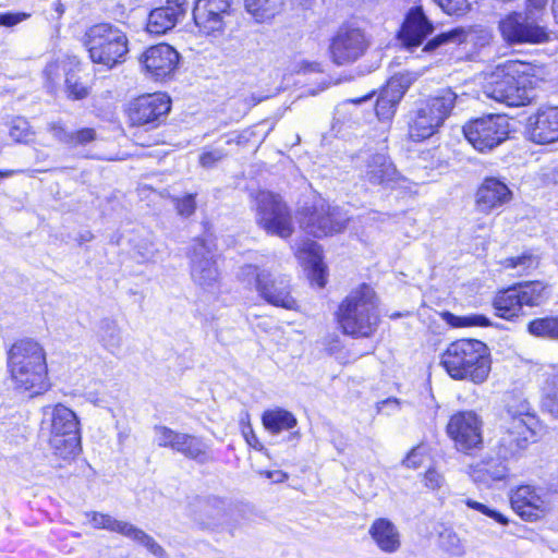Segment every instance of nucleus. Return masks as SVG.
I'll return each instance as SVG.
<instances>
[{
	"label": "nucleus",
	"instance_id": "bb28decb",
	"mask_svg": "<svg viewBox=\"0 0 558 558\" xmlns=\"http://www.w3.org/2000/svg\"><path fill=\"white\" fill-rule=\"evenodd\" d=\"M368 533L378 548L387 554H393L399 550L401 546L400 533L397 526L388 519H376Z\"/></svg>",
	"mask_w": 558,
	"mask_h": 558
},
{
	"label": "nucleus",
	"instance_id": "b1692460",
	"mask_svg": "<svg viewBox=\"0 0 558 558\" xmlns=\"http://www.w3.org/2000/svg\"><path fill=\"white\" fill-rule=\"evenodd\" d=\"M434 29L421 7L411 8L400 31V38L407 47H417Z\"/></svg>",
	"mask_w": 558,
	"mask_h": 558
},
{
	"label": "nucleus",
	"instance_id": "c9c22d12",
	"mask_svg": "<svg viewBox=\"0 0 558 558\" xmlns=\"http://www.w3.org/2000/svg\"><path fill=\"white\" fill-rule=\"evenodd\" d=\"M468 31L464 27H456L448 32L438 34L427 41L424 51H433L447 45H460L466 40Z\"/></svg>",
	"mask_w": 558,
	"mask_h": 558
},
{
	"label": "nucleus",
	"instance_id": "39448f33",
	"mask_svg": "<svg viewBox=\"0 0 558 558\" xmlns=\"http://www.w3.org/2000/svg\"><path fill=\"white\" fill-rule=\"evenodd\" d=\"M43 426L49 429V445L53 453L64 460L81 451L80 422L68 407L58 403L43 409Z\"/></svg>",
	"mask_w": 558,
	"mask_h": 558
},
{
	"label": "nucleus",
	"instance_id": "6e6552de",
	"mask_svg": "<svg viewBox=\"0 0 558 558\" xmlns=\"http://www.w3.org/2000/svg\"><path fill=\"white\" fill-rule=\"evenodd\" d=\"M239 278L247 286H254L258 294L269 304L294 310L296 301L291 295L290 279L286 275L259 269L254 265L240 268Z\"/></svg>",
	"mask_w": 558,
	"mask_h": 558
},
{
	"label": "nucleus",
	"instance_id": "69168bd1",
	"mask_svg": "<svg viewBox=\"0 0 558 558\" xmlns=\"http://www.w3.org/2000/svg\"><path fill=\"white\" fill-rule=\"evenodd\" d=\"M548 0H527L529 7L535 10H542L546 7Z\"/></svg>",
	"mask_w": 558,
	"mask_h": 558
},
{
	"label": "nucleus",
	"instance_id": "473e14b6",
	"mask_svg": "<svg viewBox=\"0 0 558 558\" xmlns=\"http://www.w3.org/2000/svg\"><path fill=\"white\" fill-rule=\"evenodd\" d=\"M265 428L272 433L279 434L282 430H288L296 425L295 416L283 409L267 410L262 416Z\"/></svg>",
	"mask_w": 558,
	"mask_h": 558
},
{
	"label": "nucleus",
	"instance_id": "9d476101",
	"mask_svg": "<svg viewBox=\"0 0 558 558\" xmlns=\"http://www.w3.org/2000/svg\"><path fill=\"white\" fill-rule=\"evenodd\" d=\"M89 57L95 63L113 68L128 53V39L122 31L110 24H98L87 33Z\"/></svg>",
	"mask_w": 558,
	"mask_h": 558
},
{
	"label": "nucleus",
	"instance_id": "de8ad7c7",
	"mask_svg": "<svg viewBox=\"0 0 558 558\" xmlns=\"http://www.w3.org/2000/svg\"><path fill=\"white\" fill-rule=\"evenodd\" d=\"M196 194H186L182 197H174L173 203L179 216L189 218L196 210Z\"/></svg>",
	"mask_w": 558,
	"mask_h": 558
},
{
	"label": "nucleus",
	"instance_id": "4d7b16f0",
	"mask_svg": "<svg viewBox=\"0 0 558 558\" xmlns=\"http://www.w3.org/2000/svg\"><path fill=\"white\" fill-rule=\"evenodd\" d=\"M230 0H197L194 8L230 14Z\"/></svg>",
	"mask_w": 558,
	"mask_h": 558
},
{
	"label": "nucleus",
	"instance_id": "c03bdc74",
	"mask_svg": "<svg viewBox=\"0 0 558 558\" xmlns=\"http://www.w3.org/2000/svg\"><path fill=\"white\" fill-rule=\"evenodd\" d=\"M444 317L447 323H449L453 327H463V326H488L489 319L484 315H470L464 317H458L453 314L447 312L444 314Z\"/></svg>",
	"mask_w": 558,
	"mask_h": 558
},
{
	"label": "nucleus",
	"instance_id": "9b49d317",
	"mask_svg": "<svg viewBox=\"0 0 558 558\" xmlns=\"http://www.w3.org/2000/svg\"><path fill=\"white\" fill-rule=\"evenodd\" d=\"M547 299L546 284L541 281H526L499 291L493 305L498 316L512 319L523 314V306H539Z\"/></svg>",
	"mask_w": 558,
	"mask_h": 558
},
{
	"label": "nucleus",
	"instance_id": "aec40b11",
	"mask_svg": "<svg viewBox=\"0 0 558 558\" xmlns=\"http://www.w3.org/2000/svg\"><path fill=\"white\" fill-rule=\"evenodd\" d=\"M526 136L533 143L546 145L558 141V107H542L526 121Z\"/></svg>",
	"mask_w": 558,
	"mask_h": 558
},
{
	"label": "nucleus",
	"instance_id": "8fccbe9b",
	"mask_svg": "<svg viewBox=\"0 0 558 558\" xmlns=\"http://www.w3.org/2000/svg\"><path fill=\"white\" fill-rule=\"evenodd\" d=\"M47 130L54 140L70 147L73 131H69L62 121L48 123Z\"/></svg>",
	"mask_w": 558,
	"mask_h": 558
},
{
	"label": "nucleus",
	"instance_id": "cd10ccee",
	"mask_svg": "<svg viewBox=\"0 0 558 558\" xmlns=\"http://www.w3.org/2000/svg\"><path fill=\"white\" fill-rule=\"evenodd\" d=\"M229 13H220L207 9L193 10V17L199 31L208 36L217 37L225 32Z\"/></svg>",
	"mask_w": 558,
	"mask_h": 558
},
{
	"label": "nucleus",
	"instance_id": "20e7f679",
	"mask_svg": "<svg viewBox=\"0 0 558 558\" xmlns=\"http://www.w3.org/2000/svg\"><path fill=\"white\" fill-rule=\"evenodd\" d=\"M337 319L342 331L354 338H368L375 333L380 318L378 299L374 289L362 283L340 303Z\"/></svg>",
	"mask_w": 558,
	"mask_h": 558
},
{
	"label": "nucleus",
	"instance_id": "6e6d98bb",
	"mask_svg": "<svg viewBox=\"0 0 558 558\" xmlns=\"http://www.w3.org/2000/svg\"><path fill=\"white\" fill-rule=\"evenodd\" d=\"M227 154L221 148H214L210 150L203 151L199 156V163L204 168H211L217 162L221 161Z\"/></svg>",
	"mask_w": 558,
	"mask_h": 558
},
{
	"label": "nucleus",
	"instance_id": "f257e3e1",
	"mask_svg": "<svg viewBox=\"0 0 558 558\" xmlns=\"http://www.w3.org/2000/svg\"><path fill=\"white\" fill-rule=\"evenodd\" d=\"M8 368L12 380L21 389L39 395L49 386L45 349L31 338L17 340L11 345Z\"/></svg>",
	"mask_w": 558,
	"mask_h": 558
},
{
	"label": "nucleus",
	"instance_id": "338daca9",
	"mask_svg": "<svg viewBox=\"0 0 558 558\" xmlns=\"http://www.w3.org/2000/svg\"><path fill=\"white\" fill-rule=\"evenodd\" d=\"M347 80L348 78H341V77L332 78V82H326L325 80H323L322 81L323 86L318 90H324V89H326L331 84L336 85V84H339L342 81H347Z\"/></svg>",
	"mask_w": 558,
	"mask_h": 558
},
{
	"label": "nucleus",
	"instance_id": "ddd939ff",
	"mask_svg": "<svg viewBox=\"0 0 558 558\" xmlns=\"http://www.w3.org/2000/svg\"><path fill=\"white\" fill-rule=\"evenodd\" d=\"M509 132V119L502 114H488L470 121L463 126L465 138L481 153L489 151L504 143Z\"/></svg>",
	"mask_w": 558,
	"mask_h": 558
},
{
	"label": "nucleus",
	"instance_id": "f704fd0d",
	"mask_svg": "<svg viewBox=\"0 0 558 558\" xmlns=\"http://www.w3.org/2000/svg\"><path fill=\"white\" fill-rule=\"evenodd\" d=\"M527 330L535 337L558 341V315L533 319Z\"/></svg>",
	"mask_w": 558,
	"mask_h": 558
},
{
	"label": "nucleus",
	"instance_id": "ea45409f",
	"mask_svg": "<svg viewBox=\"0 0 558 558\" xmlns=\"http://www.w3.org/2000/svg\"><path fill=\"white\" fill-rule=\"evenodd\" d=\"M9 135L16 143L27 144L34 140L35 133L26 119L15 117L9 123Z\"/></svg>",
	"mask_w": 558,
	"mask_h": 558
},
{
	"label": "nucleus",
	"instance_id": "680f3d73",
	"mask_svg": "<svg viewBox=\"0 0 558 558\" xmlns=\"http://www.w3.org/2000/svg\"><path fill=\"white\" fill-rule=\"evenodd\" d=\"M104 514L105 513L97 511H89L85 513V515L89 519V522L93 525V527L101 530L104 525Z\"/></svg>",
	"mask_w": 558,
	"mask_h": 558
},
{
	"label": "nucleus",
	"instance_id": "c756f323",
	"mask_svg": "<svg viewBox=\"0 0 558 558\" xmlns=\"http://www.w3.org/2000/svg\"><path fill=\"white\" fill-rule=\"evenodd\" d=\"M543 376L542 405L551 416L558 418V369L546 371Z\"/></svg>",
	"mask_w": 558,
	"mask_h": 558
},
{
	"label": "nucleus",
	"instance_id": "f03ea898",
	"mask_svg": "<svg viewBox=\"0 0 558 558\" xmlns=\"http://www.w3.org/2000/svg\"><path fill=\"white\" fill-rule=\"evenodd\" d=\"M536 417L525 399L511 397L500 414L497 439V454L504 459L514 457L524 450L535 437Z\"/></svg>",
	"mask_w": 558,
	"mask_h": 558
},
{
	"label": "nucleus",
	"instance_id": "5701e85b",
	"mask_svg": "<svg viewBox=\"0 0 558 558\" xmlns=\"http://www.w3.org/2000/svg\"><path fill=\"white\" fill-rule=\"evenodd\" d=\"M512 199V192L508 185L497 178H486L476 192V209L489 214L508 204Z\"/></svg>",
	"mask_w": 558,
	"mask_h": 558
},
{
	"label": "nucleus",
	"instance_id": "e433bc0d",
	"mask_svg": "<svg viewBox=\"0 0 558 558\" xmlns=\"http://www.w3.org/2000/svg\"><path fill=\"white\" fill-rule=\"evenodd\" d=\"M244 4L257 21L272 17L280 9L279 0H244Z\"/></svg>",
	"mask_w": 558,
	"mask_h": 558
},
{
	"label": "nucleus",
	"instance_id": "79ce46f5",
	"mask_svg": "<svg viewBox=\"0 0 558 558\" xmlns=\"http://www.w3.org/2000/svg\"><path fill=\"white\" fill-rule=\"evenodd\" d=\"M66 90L69 96L74 99H83L89 92V80H83L78 72H68L65 78Z\"/></svg>",
	"mask_w": 558,
	"mask_h": 558
},
{
	"label": "nucleus",
	"instance_id": "a19ab883",
	"mask_svg": "<svg viewBox=\"0 0 558 558\" xmlns=\"http://www.w3.org/2000/svg\"><path fill=\"white\" fill-rule=\"evenodd\" d=\"M538 259L531 253H523L522 255L509 257L501 262V266L506 269H517L518 275L536 268Z\"/></svg>",
	"mask_w": 558,
	"mask_h": 558
},
{
	"label": "nucleus",
	"instance_id": "4468645a",
	"mask_svg": "<svg viewBox=\"0 0 558 558\" xmlns=\"http://www.w3.org/2000/svg\"><path fill=\"white\" fill-rule=\"evenodd\" d=\"M446 432L458 451L471 454L483 446V420L474 411H458L447 423Z\"/></svg>",
	"mask_w": 558,
	"mask_h": 558
},
{
	"label": "nucleus",
	"instance_id": "4c0bfd02",
	"mask_svg": "<svg viewBox=\"0 0 558 558\" xmlns=\"http://www.w3.org/2000/svg\"><path fill=\"white\" fill-rule=\"evenodd\" d=\"M126 538H130L136 544L144 546L156 558H168L163 547L158 544L153 536L134 524Z\"/></svg>",
	"mask_w": 558,
	"mask_h": 558
},
{
	"label": "nucleus",
	"instance_id": "49530a36",
	"mask_svg": "<svg viewBox=\"0 0 558 558\" xmlns=\"http://www.w3.org/2000/svg\"><path fill=\"white\" fill-rule=\"evenodd\" d=\"M435 2L449 15H462L471 9L473 0H435Z\"/></svg>",
	"mask_w": 558,
	"mask_h": 558
},
{
	"label": "nucleus",
	"instance_id": "423d86ee",
	"mask_svg": "<svg viewBox=\"0 0 558 558\" xmlns=\"http://www.w3.org/2000/svg\"><path fill=\"white\" fill-rule=\"evenodd\" d=\"M457 99L458 96L452 89L444 88L418 101L416 109L410 113L409 136L421 142L435 134L450 116Z\"/></svg>",
	"mask_w": 558,
	"mask_h": 558
},
{
	"label": "nucleus",
	"instance_id": "864d4df0",
	"mask_svg": "<svg viewBox=\"0 0 558 558\" xmlns=\"http://www.w3.org/2000/svg\"><path fill=\"white\" fill-rule=\"evenodd\" d=\"M398 104L392 102L387 96L380 95L376 102V114L380 120H390L397 109Z\"/></svg>",
	"mask_w": 558,
	"mask_h": 558
},
{
	"label": "nucleus",
	"instance_id": "393cba45",
	"mask_svg": "<svg viewBox=\"0 0 558 558\" xmlns=\"http://www.w3.org/2000/svg\"><path fill=\"white\" fill-rule=\"evenodd\" d=\"M506 460L499 454L497 458L486 457L471 466L470 476L474 483L489 487L493 483L508 476L509 469Z\"/></svg>",
	"mask_w": 558,
	"mask_h": 558
},
{
	"label": "nucleus",
	"instance_id": "dca6fc26",
	"mask_svg": "<svg viewBox=\"0 0 558 558\" xmlns=\"http://www.w3.org/2000/svg\"><path fill=\"white\" fill-rule=\"evenodd\" d=\"M171 98L166 93L142 95L129 102L126 114L134 126L157 128L171 111Z\"/></svg>",
	"mask_w": 558,
	"mask_h": 558
},
{
	"label": "nucleus",
	"instance_id": "4be33fe9",
	"mask_svg": "<svg viewBox=\"0 0 558 558\" xmlns=\"http://www.w3.org/2000/svg\"><path fill=\"white\" fill-rule=\"evenodd\" d=\"M187 10V0H166V4L150 11L146 29L154 35H163L172 29Z\"/></svg>",
	"mask_w": 558,
	"mask_h": 558
},
{
	"label": "nucleus",
	"instance_id": "0e129e2a",
	"mask_svg": "<svg viewBox=\"0 0 558 558\" xmlns=\"http://www.w3.org/2000/svg\"><path fill=\"white\" fill-rule=\"evenodd\" d=\"M265 476L271 480L274 483H282L288 476L280 470L265 471Z\"/></svg>",
	"mask_w": 558,
	"mask_h": 558
},
{
	"label": "nucleus",
	"instance_id": "13d9d810",
	"mask_svg": "<svg viewBox=\"0 0 558 558\" xmlns=\"http://www.w3.org/2000/svg\"><path fill=\"white\" fill-rule=\"evenodd\" d=\"M424 461V450L423 447L417 446L414 447L408 456L403 459L402 463L407 468L417 469L423 464Z\"/></svg>",
	"mask_w": 558,
	"mask_h": 558
},
{
	"label": "nucleus",
	"instance_id": "3c124183",
	"mask_svg": "<svg viewBox=\"0 0 558 558\" xmlns=\"http://www.w3.org/2000/svg\"><path fill=\"white\" fill-rule=\"evenodd\" d=\"M97 140V132L93 128H83L72 132L71 148L86 146Z\"/></svg>",
	"mask_w": 558,
	"mask_h": 558
},
{
	"label": "nucleus",
	"instance_id": "1a4fd4ad",
	"mask_svg": "<svg viewBox=\"0 0 558 558\" xmlns=\"http://www.w3.org/2000/svg\"><path fill=\"white\" fill-rule=\"evenodd\" d=\"M256 223L267 234L289 239L294 232L291 209L278 194L260 191L255 197Z\"/></svg>",
	"mask_w": 558,
	"mask_h": 558
},
{
	"label": "nucleus",
	"instance_id": "a211bd4d",
	"mask_svg": "<svg viewBox=\"0 0 558 558\" xmlns=\"http://www.w3.org/2000/svg\"><path fill=\"white\" fill-rule=\"evenodd\" d=\"M499 29L505 40L514 44H543L548 41L549 33L530 14L513 12L500 21Z\"/></svg>",
	"mask_w": 558,
	"mask_h": 558
},
{
	"label": "nucleus",
	"instance_id": "0eeeda50",
	"mask_svg": "<svg viewBox=\"0 0 558 558\" xmlns=\"http://www.w3.org/2000/svg\"><path fill=\"white\" fill-rule=\"evenodd\" d=\"M490 72L489 81L485 86L488 97L504 102L510 107H520L530 104L535 97V89L539 87L542 77L536 72Z\"/></svg>",
	"mask_w": 558,
	"mask_h": 558
},
{
	"label": "nucleus",
	"instance_id": "c85d7f7f",
	"mask_svg": "<svg viewBox=\"0 0 558 558\" xmlns=\"http://www.w3.org/2000/svg\"><path fill=\"white\" fill-rule=\"evenodd\" d=\"M173 450L184 454L199 464L213 461L211 456L207 451V446L193 435L180 433Z\"/></svg>",
	"mask_w": 558,
	"mask_h": 558
},
{
	"label": "nucleus",
	"instance_id": "7c9ffc66",
	"mask_svg": "<svg viewBox=\"0 0 558 558\" xmlns=\"http://www.w3.org/2000/svg\"><path fill=\"white\" fill-rule=\"evenodd\" d=\"M97 337L101 345L112 354H117L122 345L121 329L118 323L110 318L100 320Z\"/></svg>",
	"mask_w": 558,
	"mask_h": 558
},
{
	"label": "nucleus",
	"instance_id": "6ab92c4d",
	"mask_svg": "<svg viewBox=\"0 0 558 558\" xmlns=\"http://www.w3.org/2000/svg\"><path fill=\"white\" fill-rule=\"evenodd\" d=\"M510 502L513 511L525 521H537L550 509L549 504L537 489L531 485H522L512 490Z\"/></svg>",
	"mask_w": 558,
	"mask_h": 558
},
{
	"label": "nucleus",
	"instance_id": "37998d69",
	"mask_svg": "<svg viewBox=\"0 0 558 558\" xmlns=\"http://www.w3.org/2000/svg\"><path fill=\"white\" fill-rule=\"evenodd\" d=\"M308 252L312 254V275L313 280L319 288L325 287L326 280L324 277V267L319 255V246L315 242L306 244Z\"/></svg>",
	"mask_w": 558,
	"mask_h": 558
},
{
	"label": "nucleus",
	"instance_id": "774afa93",
	"mask_svg": "<svg viewBox=\"0 0 558 558\" xmlns=\"http://www.w3.org/2000/svg\"><path fill=\"white\" fill-rule=\"evenodd\" d=\"M553 14L558 22V0H553Z\"/></svg>",
	"mask_w": 558,
	"mask_h": 558
},
{
	"label": "nucleus",
	"instance_id": "a878e982",
	"mask_svg": "<svg viewBox=\"0 0 558 558\" xmlns=\"http://www.w3.org/2000/svg\"><path fill=\"white\" fill-rule=\"evenodd\" d=\"M144 70H175L180 61L179 52L168 44L151 46L140 58Z\"/></svg>",
	"mask_w": 558,
	"mask_h": 558
},
{
	"label": "nucleus",
	"instance_id": "412c9836",
	"mask_svg": "<svg viewBox=\"0 0 558 558\" xmlns=\"http://www.w3.org/2000/svg\"><path fill=\"white\" fill-rule=\"evenodd\" d=\"M362 179L373 186L387 189L399 181L400 173L388 155L376 153L365 160Z\"/></svg>",
	"mask_w": 558,
	"mask_h": 558
},
{
	"label": "nucleus",
	"instance_id": "f3484780",
	"mask_svg": "<svg viewBox=\"0 0 558 558\" xmlns=\"http://www.w3.org/2000/svg\"><path fill=\"white\" fill-rule=\"evenodd\" d=\"M368 45L363 29L351 24H343L331 38L329 45L330 57L336 65H348L361 58Z\"/></svg>",
	"mask_w": 558,
	"mask_h": 558
},
{
	"label": "nucleus",
	"instance_id": "58836bf2",
	"mask_svg": "<svg viewBox=\"0 0 558 558\" xmlns=\"http://www.w3.org/2000/svg\"><path fill=\"white\" fill-rule=\"evenodd\" d=\"M126 538H130L136 544L144 546L156 558H168L163 547L158 544L153 536L134 524Z\"/></svg>",
	"mask_w": 558,
	"mask_h": 558
},
{
	"label": "nucleus",
	"instance_id": "72a5a7b5",
	"mask_svg": "<svg viewBox=\"0 0 558 558\" xmlns=\"http://www.w3.org/2000/svg\"><path fill=\"white\" fill-rule=\"evenodd\" d=\"M416 80L410 72H397L383 88V96H387L392 102L399 104L411 84Z\"/></svg>",
	"mask_w": 558,
	"mask_h": 558
},
{
	"label": "nucleus",
	"instance_id": "2f4dec72",
	"mask_svg": "<svg viewBox=\"0 0 558 558\" xmlns=\"http://www.w3.org/2000/svg\"><path fill=\"white\" fill-rule=\"evenodd\" d=\"M201 523L209 529H217L228 523L227 504L218 498L206 501L202 509Z\"/></svg>",
	"mask_w": 558,
	"mask_h": 558
},
{
	"label": "nucleus",
	"instance_id": "052dcab7",
	"mask_svg": "<svg viewBox=\"0 0 558 558\" xmlns=\"http://www.w3.org/2000/svg\"><path fill=\"white\" fill-rule=\"evenodd\" d=\"M425 485L432 489L438 488L442 484V476L435 470H428L425 473Z\"/></svg>",
	"mask_w": 558,
	"mask_h": 558
},
{
	"label": "nucleus",
	"instance_id": "e2e57ef3",
	"mask_svg": "<svg viewBox=\"0 0 558 558\" xmlns=\"http://www.w3.org/2000/svg\"><path fill=\"white\" fill-rule=\"evenodd\" d=\"M525 64H527V63L519 61V60L510 59V60L505 61L504 63H499L496 66V70H502V71H506V70H518V66L525 65Z\"/></svg>",
	"mask_w": 558,
	"mask_h": 558
},
{
	"label": "nucleus",
	"instance_id": "5fc2aeb1",
	"mask_svg": "<svg viewBox=\"0 0 558 558\" xmlns=\"http://www.w3.org/2000/svg\"><path fill=\"white\" fill-rule=\"evenodd\" d=\"M465 504L469 508H472L474 510L482 512L483 514L494 519L495 521H497L498 523H500L502 525H507L509 522L508 519L502 513L488 508L484 504H481V502L472 500V499H466Z\"/></svg>",
	"mask_w": 558,
	"mask_h": 558
},
{
	"label": "nucleus",
	"instance_id": "f8f14e48",
	"mask_svg": "<svg viewBox=\"0 0 558 558\" xmlns=\"http://www.w3.org/2000/svg\"><path fill=\"white\" fill-rule=\"evenodd\" d=\"M299 216L301 228L315 238L340 232L348 221L339 207L331 206L322 198L315 199L311 206L303 207Z\"/></svg>",
	"mask_w": 558,
	"mask_h": 558
},
{
	"label": "nucleus",
	"instance_id": "2eb2a0df",
	"mask_svg": "<svg viewBox=\"0 0 558 558\" xmlns=\"http://www.w3.org/2000/svg\"><path fill=\"white\" fill-rule=\"evenodd\" d=\"M191 278L195 284L205 289L218 288L220 271L217 266L214 245L204 239H195L187 253Z\"/></svg>",
	"mask_w": 558,
	"mask_h": 558
},
{
	"label": "nucleus",
	"instance_id": "7ed1b4c3",
	"mask_svg": "<svg viewBox=\"0 0 558 558\" xmlns=\"http://www.w3.org/2000/svg\"><path fill=\"white\" fill-rule=\"evenodd\" d=\"M490 363L488 347L476 339L452 341L440 357V364L452 379L476 385L487 379Z\"/></svg>",
	"mask_w": 558,
	"mask_h": 558
},
{
	"label": "nucleus",
	"instance_id": "a18cd8bd",
	"mask_svg": "<svg viewBox=\"0 0 558 558\" xmlns=\"http://www.w3.org/2000/svg\"><path fill=\"white\" fill-rule=\"evenodd\" d=\"M155 433V441L159 447H169L172 450L175 447V441L180 435L179 432H175L167 426L157 425L154 427Z\"/></svg>",
	"mask_w": 558,
	"mask_h": 558
},
{
	"label": "nucleus",
	"instance_id": "bf43d9fd",
	"mask_svg": "<svg viewBox=\"0 0 558 558\" xmlns=\"http://www.w3.org/2000/svg\"><path fill=\"white\" fill-rule=\"evenodd\" d=\"M29 16L31 14L24 12L0 13V26L11 27L27 20Z\"/></svg>",
	"mask_w": 558,
	"mask_h": 558
},
{
	"label": "nucleus",
	"instance_id": "09e8293b",
	"mask_svg": "<svg viewBox=\"0 0 558 558\" xmlns=\"http://www.w3.org/2000/svg\"><path fill=\"white\" fill-rule=\"evenodd\" d=\"M132 526L133 524L130 522L118 520L108 513L104 514L102 530L114 532L121 534L124 537H128Z\"/></svg>",
	"mask_w": 558,
	"mask_h": 558
},
{
	"label": "nucleus",
	"instance_id": "603ef678",
	"mask_svg": "<svg viewBox=\"0 0 558 558\" xmlns=\"http://www.w3.org/2000/svg\"><path fill=\"white\" fill-rule=\"evenodd\" d=\"M440 544L442 548L453 555H460L462 553L461 541L452 531L446 530L440 534Z\"/></svg>",
	"mask_w": 558,
	"mask_h": 558
}]
</instances>
